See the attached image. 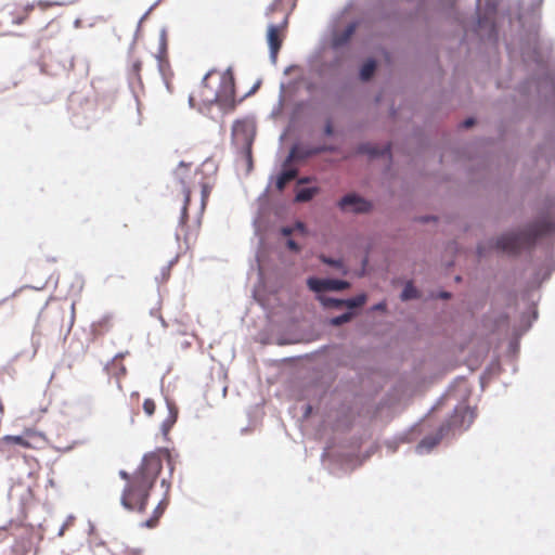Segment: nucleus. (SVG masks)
Here are the masks:
<instances>
[{"label":"nucleus","instance_id":"393cba45","mask_svg":"<svg viewBox=\"0 0 555 555\" xmlns=\"http://www.w3.org/2000/svg\"><path fill=\"white\" fill-rule=\"evenodd\" d=\"M351 318H352V313L346 312V313H343L341 315L331 319L330 323L334 326H339L344 323L349 322L351 320Z\"/></svg>","mask_w":555,"mask_h":555},{"label":"nucleus","instance_id":"9b49d317","mask_svg":"<svg viewBox=\"0 0 555 555\" xmlns=\"http://www.w3.org/2000/svg\"><path fill=\"white\" fill-rule=\"evenodd\" d=\"M218 104L222 108H233L235 106V90L234 83L231 79H223L220 82L219 89H217Z\"/></svg>","mask_w":555,"mask_h":555},{"label":"nucleus","instance_id":"2f4dec72","mask_svg":"<svg viewBox=\"0 0 555 555\" xmlns=\"http://www.w3.org/2000/svg\"><path fill=\"white\" fill-rule=\"evenodd\" d=\"M295 230L299 231L302 234L306 233V225H305V223H302L300 221L296 222L295 225H294V231Z\"/></svg>","mask_w":555,"mask_h":555},{"label":"nucleus","instance_id":"2eb2a0df","mask_svg":"<svg viewBox=\"0 0 555 555\" xmlns=\"http://www.w3.org/2000/svg\"><path fill=\"white\" fill-rule=\"evenodd\" d=\"M33 9L34 5L16 8L15 11L12 12V22L16 25L23 24L28 18Z\"/></svg>","mask_w":555,"mask_h":555},{"label":"nucleus","instance_id":"412c9836","mask_svg":"<svg viewBox=\"0 0 555 555\" xmlns=\"http://www.w3.org/2000/svg\"><path fill=\"white\" fill-rule=\"evenodd\" d=\"M366 301V296L364 294H360L350 299H344V306L348 308H358L362 307Z\"/></svg>","mask_w":555,"mask_h":555},{"label":"nucleus","instance_id":"7ed1b4c3","mask_svg":"<svg viewBox=\"0 0 555 555\" xmlns=\"http://www.w3.org/2000/svg\"><path fill=\"white\" fill-rule=\"evenodd\" d=\"M256 135V125L253 120H236L232 127V142L246 159L249 167L253 165V143Z\"/></svg>","mask_w":555,"mask_h":555},{"label":"nucleus","instance_id":"6e6552de","mask_svg":"<svg viewBox=\"0 0 555 555\" xmlns=\"http://www.w3.org/2000/svg\"><path fill=\"white\" fill-rule=\"evenodd\" d=\"M65 313L66 310L60 305L46 307L39 314L38 323L40 325L48 323L51 332L62 334L65 327Z\"/></svg>","mask_w":555,"mask_h":555},{"label":"nucleus","instance_id":"a19ab883","mask_svg":"<svg viewBox=\"0 0 555 555\" xmlns=\"http://www.w3.org/2000/svg\"><path fill=\"white\" fill-rule=\"evenodd\" d=\"M306 181H307L306 179H300V180H299V183H304V182H306Z\"/></svg>","mask_w":555,"mask_h":555},{"label":"nucleus","instance_id":"bb28decb","mask_svg":"<svg viewBox=\"0 0 555 555\" xmlns=\"http://www.w3.org/2000/svg\"><path fill=\"white\" fill-rule=\"evenodd\" d=\"M402 299H411L416 297V289L412 286L411 283L406 284L403 292H402Z\"/></svg>","mask_w":555,"mask_h":555},{"label":"nucleus","instance_id":"473e14b6","mask_svg":"<svg viewBox=\"0 0 555 555\" xmlns=\"http://www.w3.org/2000/svg\"><path fill=\"white\" fill-rule=\"evenodd\" d=\"M293 232H294V228H292V227H283V228L281 229V233H282V235H284V236H289V235H292V234H293Z\"/></svg>","mask_w":555,"mask_h":555},{"label":"nucleus","instance_id":"c756f323","mask_svg":"<svg viewBox=\"0 0 555 555\" xmlns=\"http://www.w3.org/2000/svg\"><path fill=\"white\" fill-rule=\"evenodd\" d=\"M209 192L207 190V186L204 185L202 190V208L204 209L206 201L208 198Z\"/></svg>","mask_w":555,"mask_h":555},{"label":"nucleus","instance_id":"a878e982","mask_svg":"<svg viewBox=\"0 0 555 555\" xmlns=\"http://www.w3.org/2000/svg\"><path fill=\"white\" fill-rule=\"evenodd\" d=\"M155 409H156V404H155L154 400H152L150 398L144 400L143 411L145 412L146 415H149V416L153 415L155 412Z\"/></svg>","mask_w":555,"mask_h":555},{"label":"nucleus","instance_id":"a211bd4d","mask_svg":"<svg viewBox=\"0 0 555 555\" xmlns=\"http://www.w3.org/2000/svg\"><path fill=\"white\" fill-rule=\"evenodd\" d=\"M375 69H376V63L373 60H369L367 62H365L362 65L361 70H360L361 79L364 81L371 79Z\"/></svg>","mask_w":555,"mask_h":555},{"label":"nucleus","instance_id":"f257e3e1","mask_svg":"<svg viewBox=\"0 0 555 555\" xmlns=\"http://www.w3.org/2000/svg\"><path fill=\"white\" fill-rule=\"evenodd\" d=\"M162 467L160 455L152 452L144 455L140 467L132 476L124 470L119 473L120 477L127 480L120 499L125 508L140 513L145 511L150 491Z\"/></svg>","mask_w":555,"mask_h":555},{"label":"nucleus","instance_id":"7c9ffc66","mask_svg":"<svg viewBox=\"0 0 555 555\" xmlns=\"http://www.w3.org/2000/svg\"><path fill=\"white\" fill-rule=\"evenodd\" d=\"M322 261L327 263V264L334 266V267H340L341 266V262L339 260H333V259L325 258V257H322Z\"/></svg>","mask_w":555,"mask_h":555},{"label":"nucleus","instance_id":"c85d7f7f","mask_svg":"<svg viewBox=\"0 0 555 555\" xmlns=\"http://www.w3.org/2000/svg\"><path fill=\"white\" fill-rule=\"evenodd\" d=\"M74 320H75V305L73 304L72 307H70V314H69V318H68V322H67V332L70 331V328L73 327L74 325Z\"/></svg>","mask_w":555,"mask_h":555},{"label":"nucleus","instance_id":"4be33fe9","mask_svg":"<svg viewBox=\"0 0 555 555\" xmlns=\"http://www.w3.org/2000/svg\"><path fill=\"white\" fill-rule=\"evenodd\" d=\"M142 62L139 59H133L129 68V74L138 81H141Z\"/></svg>","mask_w":555,"mask_h":555},{"label":"nucleus","instance_id":"e433bc0d","mask_svg":"<svg viewBox=\"0 0 555 555\" xmlns=\"http://www.w3.org/2000/svg\"><path fill=\"white\" fill-rule=\"evenodd\" d=\"M296 156H297V155H296V151H295V149H293V150L291 151V154H289L288 158L286 159V162H285L284 166H287V165L292 162V159H293L294 157H296Z\"/></svg>","mask_w":555,"mask_h":555},{"label":"nucleus","instance_id":"58836bf2","mask_svg":"<svg viewBox=\"0 0 555 555\" xmlns=\"http://www.w3.org/2000/svg\"><path fill=\"white\" fill-rule=\"evenodd\" d=\"M120 371H121V374H122V375H125V374H126V367H125L124 365H121Z\"/></svg>","mask_w":555,"mask_h":555},{"label":"nucleus","instance_id":"4468645a","mask_svg":"<svg viewBox=\"0 0 555 555\" xmlns=\"http://www.w3.org/2000/svg\"><path fill=\"white\" fill-rule=\"evenodd\" d=\"M356 31V25H348L341 33L336 34L333 38V47L339 48L346 44Z\"/></svg>","mask_w":555,"mask_h":555},{"label":"nucleus","instance_id":"423d86ee","mask_svg":"<svg viewBox=\"0 0 555 555\" xmlns=\"http://www.w3.org/2000/svg\"><path fill=\"white\" fill-rule=\"evenodd\" d=\"M218 100L217 89L209 83V74H207L201 83L191 92L189 96L190 105L194 108L210 106Z\"/></svg>","mask_w":555,"mask_h":555},{"label":"nucleus","instance_id":"f704fd0d","mask_svg":"<svg viewBox=\"0 0 555 555\" xmlns=\"http://www.w3.org/2000/svg\"><path fill=\"white\" fill-rule=\"evenodd\" d=\"M333 132H334L333 125L331 121H327V124L325 125V128H324V133L326 135H332Z\"/></svg>","mask_w":555,"mask_h":555},{"label":"nucleus","instance_id":"aec40b11","mask_svg":"<svg viewBox=\"0 0 555 555\" xmlns=\"http://www.w3.org/2000/svg\"><path fill=\"white\" fill-rule=\"evenodd\" d=\"M318 299L324 307L327 308H340L344 307V299H336L324 295H319Z\"/></svg>","mask_w":555,"mask_h":555},{"label":"nucleus","instance_id":"4c0bfd02","mask_svg":"<svg viewBox=\"0 0 555 555\" xmlns=\"http://www.w3.org/2000/svg\"><path fill=\"white\" fill-rule=\"evenodd\" d=\"M440 297H441V298L447 299V298H449V297H450V294H449V293L443 292V293H441V294H440Z\"/></svg>","mask_w":555,"mask_h":555},{"label":"nucleus","instance_id":"72a5a7b5","mask_svg":"<svg viewBox=\"0 0 555 555\" xmlns=\"http://www.w3.org/2000/svg\"><path fill=\"white\" fill-rule=\"evenodd\" d=\"M287 247L291 249V250H294V251H298L299 250V246L298 244L293 241V240H288L287 241Z\"/></svg>","mask_w":555,"mask_h":555},{"label":"nucleus","instance_id":"f8f14e48","mask_svg":"<svg viewBox=\"0 0 555 555\" xmlns=\"http://www.w3.org/2000/svg\"><path fill=\"white\" fill-rule=\"evenodd\" d=\"M191 199V191L185 185H181L180 190L177 194V198L175 199L179 205L181 209V216L179 219V224L181 227H184L188 221V207Z\"/></svg>","mask_w":555,"mask_h":555},{"label":"nucleus","instance_id":"cd10ccee","mask_svg":"<svg viewBox=\"0 0 555 555\" xmlns=\"http://www.w3.org/2000/svg\"><path fill=\"white\" fill-rule=\"evenodd\" d=\"M330 149H327L326 146H320V147H315V149H312V150H309L307 152L304 153V157H308V156H311V155H314V154H319V153H322V152H325V151H328Z\"/></svg>","mask_w":555,"mask_h":555},{"label":"nucleus","instance_id":"5701e85b","mask_svg":"<svg viewBox=\"0 0 555 555\" xmlns=\"http://www.w3.org/2000/svg\"><path fill=\"white\" fill-rule=\"evenodd\" d=\"M113 555H141L139 550L118 544L113 550Z\"/></svg>","mask_w":555,"mask_h":555},{"label":"nucleus","instance_id":"39448f33","mask_svg":"<svg viewBox=\"0 0 555 555\" xmlns=\"http://www.w3.org/2000/svg\"><path fill=\"white\" fill-rule=\"evenodd\" d=\"M47 443L43 434L27 429L21 436H4L0 440L3 447L20 446L25 449H40Z\"/></svg>","mask_w":555,"mask_h":555},{"label":"nucleus","instance_id":"6ab92c4d","mask_svg":"<svg viewBox=\"0 0 555 555\" xmlns=\"http://www.w3.org/2000/svg\"><path fill=\"white\" fill-rule=\"evenodd\" d=\"M177 417H178L177 408L175 405H169V416L162 425L164 433H167L172 427V425L177 421Z\"/></svg>","mask_w":555,"mask_h":555},{"label":"nucleus","instance_id":"1a4fd4ad","mask_svg":"<svg viewBox=\"0 0 555 555\" xmlns=\"http://www.w3.org/2000/svg\"><path fill=\"white\" fill-rule=\"evenodd\" d=\"M338 207L343 211H350L356 214L367 212L372 208L370 202L357 194H347L339 202Z\"/></svg>","mask_w":555,"mask_h":555},{"label":"nucleus","instance_id":"b1692460","mask_svg":"<svg viewBox=\"0 0 555 555\" xmlns=\"http://www.w3.org/2000/svg\"><path fill=\"white\" fill-rule=\"evenodd\" d=\"M158 59V67L162 73L165 72V67L168 65V62L166 60V43L163 41L162 43V50L159 54L157 55Z\"/></svg>","mask_w":555,"mask_h":555},{"label":"nucleus","instance_id":"ddd939ff","mask_svg":"<svg viewBox=\"0 0 555 555\" xmlns=\"http://www.w3.org/2000/svg\"><path fill=\"white\" fill-rule=\"evenodd\" d=\"M297 173H298L297 169H294V168L284 169L276 177V180H275L276 190L279 192H282L285 189L286 184L297 177Z\"/></svg>","mask_w":555,"mask_h":555},{"label":"nucleus","instance_id":"9d476101","mask_svg":"<svg viewBox=\"0 0 555 555\" xmlns=\"http://www.w3.org/2000/svg\"><path fill=\"white\" fill-rule=\"evenodd\" d=\"M307 283L309 288L315 293L324 291H343L349 287V283L347 281L333 279L310 278Z\"/></svg>","mask_w":555,"mask_h":555},{"label":"nucleus","instance_id":"ea45409f","mask_svg":"<svg viewBox=\"0 0 555 555\" xmlns=\"http://www.w3.org/2000/svg\"><path fill=\"white\" fill-rule=\"evenodd\" d=\"M383 307H384L383 305H377V306L375 307V309H382Z\"/></svg>","mask_w":555,"mask_h":555},{"label":"nucleus","instance_id":"c9c22d12","mask_svg":"<svg viewBox=\"0 0 555 555\" xmlns=\"http://www.w3.org/2000/svg\"><path fill=\"white\" fill-rule=\"evenodd\" d=\"M474 124H475L474 118H467L466 120H464V121H463L462 126H463L464 128H469V127H472Z\"/></svg>","mask_w":555,"mask_h":555},{"label":"nucleus","instance_id":"0eeeda50","mask_svg":"<svg viewBox=\"0 0 555 555\" xmlns=\"http://www.w3.org/2000/svg\"><path fill=\"white\" fill-rule=\"evenodd\" d=\"M472 422H473V413L469 411V409L467 406H459L454 410V413L449 418L447 425H443L440 428L439 437L437 439H435L434 441H431L430 443L428 442V439H424L422 441V444L435 446L436 443H438V441L441 439V437L446 434V431H448L452 428H454V429L455 428H460V429L467 428Z\"/></svg>","mask_w":555,"mask_h":555},{"label":"nucleus","instance_id":"f03ea898","mask_svg":"<svg viewBox=\"0 0 555 555\" xmlns=\"http://www.w3.org/2000/svg\"><path fill=\"white\" fill-rule=\"evenodd\" d=\"M555 232V222L543 217L517 233H506L496 240L495 247L506 254L517 255L521 249L531 248L541 237Z\"/></svg>","mask_w":555,"mask_h":555},{"label":"nucleus","instance_id":"dca6fc26","mask_svg":"<svg viewBox=\"0 0 555 555\" xmlns=\"http://www.w3.org/2000/svg\"><path fill=\"white\" fill-rule=\"evenodd\" d=\"M166 507H167V503L165 501H160L158 503V505L155 507V509L153 512V516L144 522V526L146 528L156 527L158 524V520L162 517V515L164 514Z\"/></svg>","mask_w":555,"mask_h":555},{"label":"nucleus","instance_id":"f3484780","mask_svg":"<svg viewBox=\"0 0 555 555\" xmlns=\"http://www.w3.org/2000/svg\"><path fill=\"white\" fill-rule=\"evenodd\" d=\"M319 193V188L312 186V188H304L300 189L295 196V202L298 203H306L313 198L314 195Z\"/></svg>","mask_w":555,"mask_h":555},{"label":"nucleus","instance_id":"20e7f679","mask_svg":"<svg viewBox=\"0 0 555 555\" xmlns=\"http://www.w3.org/2000/svg\"><path fill=\"white\" fill-rule=\"evenodd\" d=\"M281 5H282V0H278L270 7L269 12H268V14L271 12H274V11L282 12L281 23L279 25L270 24L268 27V33H267V40H268L269 48H270V55H271V59L273 60V62L276 61L278 53L282 47L283 29L286 27L287 18H288V13L286 12V10H284V9L282 10Z\"/></svg>","mask_w":555,"mask_h":555}]
</instances>
